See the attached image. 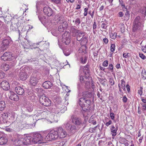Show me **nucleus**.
Wrapping results in <instances>:
<instances>
[{
    "instance_id": "1",
    "label": "nucleus",
    "mask_w": 146,
    "mask_h": 146,
    "mask_svg": "<svg viewBox=\"0 0 146 146\" xmlns=\"http://www.w3.org/2000/svg\"><path fill=\"white\" fill-rule=\"evenodd\" d=\"M142 19L139 16H137L134 20L133 27V31L134 32L141 30L143 25L141 22Z\"/></svg>"
},
{
    "instance_id": "2",
    "label": "nucleus",
    "mask_w": 146,
    "mask_h": 146,
    "mask_svg": "<svg viewBox=\"0 0 146 146\" xmlns=\"http://www.w3.org/2000/svg\"><path fill=\"white\" fill-rule=\"evenodd\" d=\"M63 127L66 130L72 133H74L77 131L79 128L78 127H76L73 125H71L70 121H68L65 122L63 125Z\"/></svg>"
},
{
    "instance_id": "3",
    "label": "nucleus",
    "mask_w": 146,
    "mask_h": 146,
    "mask_svg": "<svg viewBox=\"0 0 146 146\" xmlns=\"http://www.w3.org/2000/svg\"><path fill=\"white\" fill-rule=\"evenodd\" d=\"M58 138V133L56 131L52 130L45 137L46 141H50L57 139Z\"/></svg>"
},
{
    "instance_id": "4",
    "label": "nucleus",
    "mask_w": 146,
    "mask_h": 146,
    "mask_svg": "<svg viewBox=\"0 0 146 146\" xmlns=\"http://www.w3.org/2000/svg\"><path fill=\"white\" fill-rule=\"evenodd\" d=\"M39 102L42 105L45 106H49L51 105V102L49 98L45 96L44 94L41 96L39 98Z\"/></svg>"
},
{
    "instance_id": "5",
    "label": "nucleus",
    "mask_w": 146,
    "mask_h": 146,
    "mask_svg": "<svg viewBox=\"0 0 146 146\" xmlns=\"http://www.w3.org/2000/svg\"><path fill=\"white\" fill-rule=\"evenodd\" d=\"M12 43V41L10 38L4 39L2 41L1 49L3 50H6Z\"/></svg>"
},
{
    "instance_id": "6",
    "label": "nucleus",
    "mask_w": 146,
    "mask_h": 146,
    "mask_svg": "<svg viewBox=\"0 0 146 146\" xmlns=\"http://www.w3.org/2000/svg\"><path fill=\"white\" fill-rule=\"evenodd\" d=\"M70 33L67 32H65L62 35V41L66 45L69 44L70 42Z\"/></svg>"
},
{
    "instance_id": "7",
    "label": "nucleus",
    "mask_w": 146,
    "mask_h": 146,
    "mask_svg": "<svg viewBox=\"0 0 146 146\" xmlns=\"http://www.w3.org/2000/svg\"><path fill=\"white\" fill-rule=\"evenodd\" d=\"M84 32L79 33L78 34L77 40L78 41H81V44L82 45L86 44L87 42V37L84 36Z\"/></svg>"
},
{
    "instance_id": "8",
    "label": "nucleus",
    "mask_w": 146,
    "mask_h": 146,
    "mask_svg": "<svg viewBox=\"0 0 146 146\" xmlns=\"http://www.w3.org/2000/svg\"><path fill=\"white\" fill-rule=\"evenodd\" d=\"M31 138L33 144L36 143L39 141H41L43 140V137L41 134L38 133L34 134L32 136H31Z\"/></svg>"
},
{
    "instance_id": "9",
    "label": "nucleus",
    "mask_w": 146,
    "mask_h": 146,
    "mask_svg": "<svg viewBox=\"0 0 146 146\" xmlns=\"http://www.w3.org/2000/svg\"><path fill=\"white\" fill-rule=\"evenodd\" d=\"M57 132L58 133V137L60 138H64L66 135V133L65 130L61 127L57 128Z\"/></svg>"
},
{
    "instance_id": "10",
    "label": "nucleus",
    "mask_w": 146,
    "mask_h": 146,
    "mask_svg": "<svg viewBox=\"0 0 146 146\" xmlns=\"http://www.w3.org/2000/svg\"><path fill=\"white\" fill-rule=\"evenodd\" d=\"M19 76L20 79L22 80H24L27 79L28 75L26 72L25 69L24 68L20 69Z\"/></svg>"
},
{
    "instance_id": "11",
    "label": "nucleus",
    "mask_w": 146,
    "mask_h": 146,
    "mask_svg": "<svg viewBox=\"0 0 146 146\" xmlns=\"http://www.w3.org/2000/svg\"><path fill=\"white\" fill-rule=\"evenodd\" d=\"M13 56L11 52H5L1 57V58L4 61H9L11 60V58Z\"/></svg>"
},
{
    "instance_id": "12",
    "label": "nucleus",
    "mask_w": 146,
    "mask_h": 146,
    "mask_svg": "<svg viewBox=\"0 0 146 146\" xmlns=\"http://www.w3.org/2000/svg\"><path fill=\"white\" fill-rule=\"evenodd\" d=\"M43 11L45 15L49 17L51 16L54 13L52 9L48 7H44L43 9Z\"/></svg>"
},
{
    "instance_id": "13",
    "label": "nucleus",
    "mask_w": 146,
    "mask_h": 146,
    "mask_svg": "<svg viewBox=\"0 0 146 146\" xmlns=\"http://www.w3.org/2000/svg\"><path fill=\"white\" fill-rule=\"evenodd\" d=\"M71 119L72 123L76 125H80L82 124V121L79 118L72 116L71 117Z\"/></svg>"
},
{
    "instance_id": "14",
    "label": "nucleus",
    "mask_w": 146,
    "mask_h": 146,
    "mask_svg": "<svg viewBox=\"0 0 146 146\" xmlns=\"http://www.w3.org/2000/svg\"><path fill=\"white\" fill-rule=\"evenodd\" d=\"M61 25H60L58 27V30L60 32H62L64 30L66 29L68 25V23L66 21H64L61 23Z\"/></svg>"
},
{
    "instance_id": "15",
    "label": "nucleus",
    "mask_w": 146,
    "mask_h": 146,
    "mask_svg": "<svg viewBox=\"0 0 146 146\" xmlns=\"http://www.w3.org/2000/svg\"><path fill=\"white\" fill-rule=\"evenodd\" d=\"M86 99L85 98L83 97L79 99L78 103L80 106L82 107V109L84 111L88 110V109L87 108H85V104H84V102Z\"/></svg>"
},
{
    "instance_id": "16",
    "label": "nucleus",
    "mask_w": 146,
    "mask_h": 146,
    "mask_svg": "<svg viewBox=\"0 0 146 146\" xmlns=\"http://www.w3.org/2000/svg\"><path fill=\"white\" fill-rule=\"evenodd\" d=\"M9 98L12 100L15 101H17L19 100L18 96L14 92H10L9 94Z\"/></svg>"
},
{
    "instance_id": "17",
    "label": "nucleus",
    "mask_w": 146,
    "mask_h": 146,
    "mask_svg": "<svg viewBox=\"0 0 146 146\" xmlns=\"http://www.w3.org/2000/svg\"><path fill=\"white\" fill-rule=\"evenodd\" d=\"M111 134L113 137L117 135V132L118 129V127L117 125H115V126L112 125L110 128Z\"/></svg>"
},
{
    "instance_id": "18",
    "label": "nucleus",
    "mask_w": 146,
    "mask_h": 146,
    "mask_svg": "<svg viewBox=\"0 0 146 146\" xmlns=\"http://www.w3.org/2000/svg\"><path fill=\"white\" fill-rule=\"evenodd\" d=\"M38 82V79L35 76L32 75L30 79V82L31 84L33 86L36 85Z\"/></svg>"
},
{
    "instance_id": "19",
    "label": "nucleus",
    "mask_w": 146,
    "mask_h": 146,
    "mask_svg": "<svg viewBox=\"0 0 146 146\" xmlns=\"http://www.w3.org/2000/svg\"><path fill=\"white\" fill-rule=\"evenodd\" d=\"M1 86L3 90H8L10 87L9 83L6 81H3L1 83Z\"/></svg>"
},
{
    "instance_id": "20",
    "label": "nucleus",
    "mask_w": 146,
    "mask_h": 146,
    "mask_svg": "<svg viewBox=\"0 0 146 146\" xmlns=\"http://www.w3.org/2000/svg\"><path fill=\"white\" fill-rule=\"evenodd\" d=\"M24 139V143L25 145H29L33 144L31 136H27L25 137Z\"/></svg>"
},
{
    "instance_id": "21",
    "label": "nucleus",
    "mask_w": 146,
    "mask_h": 146,
    "mask_svg": "<svg viewBox=\"0 0 146 146\" xmlns=\"http://www.w3.org/2000/svg\"><path fill=\"white\" fill-rule=\"evenodd\" d=\"M15 91L19 95H22L24 92L23 88L19 86L16 87L15 89Z\"/></svg>"
},
{
    "instance_id": "22",
    "label": "nucleus",
    "mask_w": 146,
    "mask_h": 146,
    "mask_svg": "<svg viewBox=\"0 0 146 146\" xmlns=\"http://www.w3.org/2000/svg\"><path fill=\"white\" fill-rule=\"evenodd\" d=\"M92 92H85L83 93L82 96L83 98H89L92 97Z\"/></svg>"
},
{
    "instance_id": "23",
    "label": "nucleus",
    "mask_w": 146,
    "mask_h": 146,
    "mask_svg": "<svg viewBox=\"0 0 146 146\" xmlns=\"http://www.w3.org/2000/svg\"><path fill=\"white\" fill-rule=\"evenodd\" d=\"M42 86L45 88H49L52 86V84L50 81H46L43 83Z\"/></svg>"
},
{
    "instance_id": "24",
    "label": "nucleus",
    "mask_w": 146,
    "mask_h": 146,
    "mask_svg": "<svg viewBox=\"0 0 146 146\" xmlns=\"http://www.w3.org/2000/svg\"><path fill=\"white\" fill-rule=\"evenodd\" d=\"M5 21L6 23H8L9 21H11V23H14V21L17 22V20L15 19H12V17L11 16H6L4 18Z\"/></svg>"
},
{
    "instance_id": "25",
    "label": "nucleus",
    "mask_w": 146,
    "mask_h": 146,
    "mask_svg": "<svg viewBox=\"0 0 146 146\" xmlns=\"http://www.w3.org/2000/svg\"><path fill=\"white\" fill-rule=\"evenodd\" d=\"M21 136L17 140V143L20 146H23L24 145H25L24 143V138L21 137Z\"/></svg>"
},
{
    "instance_id": "26",
    "label": "nucleus",
    "mask_w": 146,
    "mask_h": 146,
    "mask_svg": "<svg viewBox=\"0 0 146 146\" xmlns=\"http://www.w3.org/2000/svg\"><path fill=\"white\" fill-rule=\"evenodd\" d=\"M70 32L72 33V36H75L76 35V33H78V30L76 29L74 27H72L70 29Z\"/></svg>"
},
{
    "instance_id": "27",
    "label": "nucleus",
    "mask_w": 146,
    "mask_h": 146,
    "mask_svg": "<svg viewBox=\"0 0 146 146\" xmlns=\"http://www.w3.org/2000/svg\"><path fill=\"white\" fill-rule=\"evenodd\" d=\"M7 142V140L4 137L0 138V145H3L6 144Z\"/></svg>"
},
{
    "instance_id": "28",
    "label": "nucleus",
    "mask_w": 146,
    "mask_h": 146,
    "mask_svg": "<svg viewBox=\"0 0 146 146\" xmlns=\"http://www.w3.org/2000/svg\"><path fill=\"white\" fill-rule=\"evenodd\" d=\"M89 66L87 65L85 66L83 68V72L85 74L87 75L89 73L90 70L88 68Z\"/></svg>"
},
{
    "instance_id": "29",
    "label": "nucleus",
    "mask_w": 146,
    "mask_h": 146,
    "mask_svg": "<svg viewBox=\"0 0 146 146\" xmlns=\"http://www.w3.org/2000/svg\"><path fill=\"white\" fill-rule=\"evenodd\" d=\"M117 36V33L113 32H110V38L113 39H115Z\"/></svg>"
},
{
    "instance_id": "30",
    "label": "nucleus",
    "mask_w": 146,
    "mask_h": 146,
    "mask_svg": "<svg viewBox=\"0 0 146 146\" xmlns=\"http://www.w3.org/2000/svg\"><path fill=\"white\" fill-rule=\"evenodd\" d=\"M5 107V104L4 101L0 102V110H3Z\"/></svg>"
},
{
    "instance_id": "31",
    "label": "nucleus",
    "mask_w": 146,
    "mask_h": 146,
    "mask_svg": "<svg viewBox=\"0 0 146 146\" xmlns=\"http://www.w3.org/2000/svg\"><path fill=\"white\" fill-rule=\"evenodd\" d=\"M74 20L73 21V22H74ZM81 21L80 19V18H76L75 21V25L77 27L79 26V25Z\"/></svg>"
},
{
    "instance_id": "32",
    "label": "nucleus",
    "mask_w": 146,
    "mask_h": 146,
    "mask_svg": "<svg viewBox=\"0 0 146 146\" xmlns=\"http://www.w3.org/2000/svg\"><path fill=\"white\" fill-rule=\"evenodd\" d=\"M101 23H102L101 27L102 30H106L108 26L107 25V23L106 22H104L103 21H102Z\"/></svg>"
},
{
    "instance_id": "33",
    "label": "nucleus",
    "mask_w": 146,
    "mask_h": 146,
    "mask_svg": "<svg viewBox=\"0 0 146 146\" xmlns=\"http://www.w3.org/2000/svg\"><path fill=\"white\" fill-rule=\"evenodd\" d=\"M27 108L28 111L31 112L32 111L33 109V106L32 104H29Z\"/></svg>"
},
{
    "instance_id": "34",
    "label": "nucleus",
    "mask_w": 146,
    "mask_h": 146,
    "mask_svg": "<svg viewBox=\"0 0 146 146\" xmlns=\"http://www.w3.org/2000/svg\"><path fill=\"white\" fill-rule=\"evenodd\" d=\"M17 27V25L16 24H14L10 26V29L11 31H14L16 30Z\"/></svg>"
},
{
    "instance_id": "35",
    "label": "nucleus",
    "mask_w": 146,
    "mask_h": 146,
    "mask_svg": "<svg viewBox=\"0 0 146 146\" xmlns=\"http://www.w3.org/2000/svg\"><path fill=\"white\" fill-rule=\"evenodd\" d=\"M3 67L4 71H7L9 69V65L5 64H3Z\"/></svg>"
},
{
    "instance_id": "36",
    "label": "nucleus",
    "mask_w": 146,
    "mask_h": 146,
    "mask_svg": "<svg viewBox=\"0 0 146 146\" xmlns=\"http://www.w3.org/2000/svg\"><path fill=\"white\" fill-rule=\"evenodd\" d=\"M80 61L81 63L84 64L87 61V58L86 57H85L84 58H80Z\"/></svg>"
},
{
    "instance_id": "37",
    "label": "nucleus",
    "mask_w": 146,
    "mask_h": 146,
    "mask_svg": "<svg viewBox=\"0 0 146 146\" xmlns=\"http://www.w3.org/2000/svg\"><path fill=\"white\" fill-rule=\"evenodd\" d=\"M121 88L123 90H125V82L123 80H121Z\"/></svg>"
},
{
    "instance_id": "38",
    "label": "nucleus",
    "mask_w": 146,
    "mask_h": 146,
    "mask_svg": "<svg viewBox=\"0 0 146 146\" xmlns=\"http://www.w3.org/2000/svg\"><path fill=\"white\" fill-rule=\"evenodd\" d=\"M84 103V104H85V107H87V108L88 109V107L91 104V101L90 100H86H86L85 101Z\"/></svg>"
},
{
    "instance_id": "39",
    "label": "nucleus",
    "mask_w": 146,
    "mask_h": 146,
    "mask_svg": "<svg viewBox=\"0 0 146 146\" xmlns=\"http://www.w3.org/2000/svg\"><path fill=\"white\" fill-rule=\"evenodd\" d=\"M56 146H66L65 145V142L62 141L58 142L56 144Z\"/></svg>"
},
{
    "instance_id": "40",
    "label": "nucleus",
    "mask_w": 146,
    "mask_h": 146,
    "mask_svg": "<svg viewBox=\"0 0 146 146\" xmlns=\"http://www.w3.org/2000/svg\"><path fill=\"white\" fill-rule=\"evenodd\" d=\"M97 28V25L96 22L94 21L93 25V32L94 34H96V29Z\"/></svg>"
},
{
    "instance_id": "41",
    "label": "nucleus",
    "mask_w": 146,
    "mask_h": 146,
    "mask_svg": "<svg viewBox=\"0 0 146 146\" xmlns=\"http://www.w3.org/2000/svg\"><path fill=\"white\" fill-rule=\"evenodd\" d=\"M115 44H111L110 47V50L112 52H113L115 50Z\"/></svg>"
},
{
    "instance_id": "42",
    "label": "nucleus",
    "mask_w": 146,
    "mask_h": 146,
    "mask_svg": "<svg viewBox=\"0 0 146 146\" xmlns=\"http://www.w3.org/2000/svg\"><path fill=\"white\" fill-rule=\"evenodd\" d=\"M89 122L90 123H91L94 125H95L96 124V121L94 119H93L92 118H91V117L90 119Z\"/></svg>"
},
{
    "instance_id": "43",
    "label": "nucleus",
    "mask_w": 146,
    "mask_h": 146,
    "mask_svg": "<svg viewBox=\"0 0 146 146\" xmlns=\"http://www.w3.org/2000/svg\"><path fill=\"white\" fill-rule=\"evenodd\" d=\"M38 19L42 23L43 21H44L45 19V17L44 16L41 17L40 16H38Z\"/></svg>"
},
{
    "instance_id": "44",
    "label": "nucleus",
    "mask_w": 146,
    "mask_h": 146,
    "mask_svg": "<svg viewBox=\"0 0 146 146\" xmlns=\"http://www.w3.org/2000/svg\"><path fill=\"white\" fill-rule=\"evenodd\" d=\"M63 18L62 16H60V17H59V18L57 19V22L58 21H60V23H62V22H63Z\"/></svg>"
},
{
    "instance_id": "45",
    "label": "nucleus",
    "mask_w": 146,
    "mask_h": 146,
    "mask_svg": "<svg viewBox=\"0 0 146 146\" xmlns=\"http://www.w3.org/2000/svg\"><path fill=\"white\" fill-rule=\"evenodd\" d=\"M108 64V61L107 60H105L103 63L102 65L104 67L107 66Z\"/></svg>"
},
{
    "instance_id": "46",
    "label": "nucleus",
    "mask_w": 146,
    "mask_h": 146,
    "mask_svg": "<svg viewBox=\"0 0 146 146\" xmlns=\"http://www.w3.org/2000/svg\"><path fill=\"white\" fill-rule=\"evenodd\" d=\"M108 68L109 69L111 70V72H113V64H110Z\"/></svg>"
},
{
    "instance_id": "47",
    "label": "nucleus",
    "mask_w": 146,
    "mask_h": 146,
    "mask_svg": "<svg viewBox=\"0 0 146 146\" xmlns=\"http://www.w3.org/2000/svg\"><path fill=\"white\" fill-rule=\"evenodd\" d=\"M142 78H143V79H146V72L142 71Z\"/></svg>"
},
{
    "instance_id": "48",
    "label": "nucleus",
    "mask_w": 146,
    "mask_h": 146,
    "mask_svg": "<svg viewBox=\"0 0 146 146\" xmlns=\"http://www.w3.org/2000/svg\"><path fill=\"white\" fill-rule=\"evenodd\" d=\"M109 82L111 86H113L114 84V82L112 78H110L109 79Z\"/></svg>"
},
{
    "instance_id": "49",
    "label": "nucleus",
    "mask_w": 146,
    "mask_h": 146,
    "mask_svg": "<svg viewBox=\"0 0 146 146\" xmlns=\"http://www.w3.org/2000/svg\"><path fill=\"white\" fill-rule=\"evenodd\" d=\"M119 2L120 5L123 8H125V7L124 4L122 0H119Z\"/></svg>"
},
{
    "instance_id": "50",
    "label": "nucleus",
    "mask_w": 146,
    "mask_h": 146,
    "mask_svg": "<svg viewBox=\"0 0 146 146\" xmlns=\"http://www.w3.org/2000/svg\"><path fill=\"white\" fill-rule=\"evenodd\" d=\"M142 90L143 87H140L139 90H138V93L141 95H141L142 94Z\"/></svg>"
},
{
    "instance_id": "51",
    "label": "nucleus",
    "mask_w": 146,
    "mask_h": 146,
    "mask_svg": "<svg viewBox=\"0 0 146 146\" xmlns=\"http://www.w3.org/2000/svg\"><path fill=\"white\" fill-rule=\"evenodd\" d=\"M129 53H123V56L126 58H128L129 57Z\"/></svg>"
},
{
    "instance_id": "52",
    "label": "nucleus",
    "mask_w": 146,
    "mask_h": 146,
    "mask_svg": "<svg viewBox=\"0 0 146 146\" xmlns=\"http://www.w3.org/2000/svg\"><path fill=\"white\" fill-rule=\"evenodd\" d=\"M110 111H111V110H110V117L111 118V119L112 120H113L114 119V117H115V116H114V113H113L112 112H110Z\"/></svg>"
},
{
    "instance_id": "53",
    "label": "nucleus",
    "mask_w": 146,
    "mask_h": 146,
    "mask_svg": "<svg viewBox=\"0 0 146 146\" xmlns=\"http://www.w3.org/2000/svg\"><path fill=\"white\" fill-rule=\"evenodd\" d=\"M88 9L87 8H86L84 9V16H87L88 14Z\"/></svg>"
},
{
    "instance_id": "54",
    "label": "nucleus",
    "mask_w": 146,
    "mask_h": 146,
    "mask_svg": "<svg viewBox=\"0 0 146 146\" xmlns=\"http://www.w3.org/2000/svg\"><path fill=\"white\" fill-rule=\"evenodd\" d=\"M5 76V74L3 72L1 71L0 72V78H4Z\"/></svg>"
},
{
    "instance_id": "55",
    "label": "nucleus",
    "mask_w": 146,
    "mask_h": 146,
    "mask_svg": "<svg viewBox=\"0 0 146 146\" xmlns=\"http://www.w3.org/2000/svg\"><path fill=\"white\" fill-rule=\"evenodd\" d=\"M82 88V84H78L77 85V88L78 91H80Z\"/></svg>"
},
{
    "instance_id": "56",
    "label": "nucleus",
    "mask_w": 146,
    "mask_h": 146,
    "mask_svg": "<svg viewBox=\"0 0 146 146\" xmlns=\"http://www.w3.org/2000/svg\"><path fill=\"white\" fill-rule=\"evenodd\" d=\"M139 55L140 57L142 59H145L146 58L145 56L143 54L140 53Z\"/></svg>"
},
{
    "instance_id": "57",
    "label": "nucleus",
    "mask_w": 146,
    "mask_h": 146,
    "mask_svg": "<svg viewBox=\"0 0 146 146\" xmlns=\"http://www.w3.org/2000/svg\"><path fill=\"white\" fill-rule=\"evenodd\" d=\"M141 50L143 52L146 53V45L142 47Z\"/></svg>"
},
{
    "instance_id": "58",
    "label": "nucleus",
    "mask_w": 146,
    "mask_h": 146,
    "mask_svg": "<svg viewBox=\"0 0 146 146\" xmlns=\"http://www.w3.org/2000/svg\"><path fill=\"white\" fill-rule=\"evenodd\" d=\"M103 41L106 44H107L108 42V40L107 38H105L103 39Z\"/></svg>"
},
{
    "instance_id": "59",
    "label": "nucleus",
    "mask_w": 146,
    "mask_h": 146,
    "mask_svg": "<svg viewBox=\"0 0 146 146\" xmlns=\"http://www.w3.org/2000/svg\"><path fill=\"white\" fill-rule=\"evenodd\" d=\"M127 99L125 96H124L123 97L122 100L123 102L125 103L127 101Z\"/></svg>"
},
{
    "instance_id": "60",
    "label": "nucleus",
    "mask_w": 146,
    "mask_h": 146,
    "mask_svg": "<svg viewBox=\"0 0 146 146\" xmlns=\"http://www.w3.org/2000/svg\"><path fill=\"white\" fill-rule=\"evenodd\" d=\"M129 14L127 11L125 14V17H126L127 19H129Z\"/></svg>"
},
{
    "instance_id": "61",
    "label": "nucleus",
    "mask_w": 146,
    "mask_h": 146,
    "mask_svg": "<svg viewBox=\"0 0 146 146\" xmlns=\"http://www.w3.org/2000/svg\"><path fill=\"white\" fill-rule=\"evenodd\" d=\"M112 123V121L110 120L108 122L106 123L105 125L107 126H108L110 125Z\"/></svg>"
},
{
    "instance_id": "62",
    "label": "nucleus",
    "mask_w": 146,
    "mask_h": 146,
    "mask_svg": "<svg viewBox=\"0 0 146 146\" xmlns=\"http://www.w3.org/2000/svg\"><path fill=\"white\" fill-rule=\"evenodd\" d=\"M118 15L119 17H122L124 15L123 13L122 12H119L118 13Z\"/></svg>"
},
{
    "instance_id": "63",
    "label": "nucleus",
    "mask_w": 146,
    "mask_h": 146,
    "mask_svg": "<svg viewBox=\"0 0 146 146\" xmlns=\"http://www.w3.org/2000/svg\"><path fill=\"white\" fill-rule=\"evenodd\" d=\"M36 90L38 93H41L43 91V90L40 88H37Z\"/></svg>"
},
{
    "instance_id": "64",
    "label": "nucleus",
    "mask_w": 146,
    "mask_h": 146,
    "mask_svg": "<svg viewBox=\"0 0 146 146\" xmlns=\"http://www.w3.org/2000/svg\"><path fill=\"white\" fill-rule=\"evenodd\" d=\"M52 1L56 3H59L60 2V0H51Z\"/></svg>"
}]
</instances>
